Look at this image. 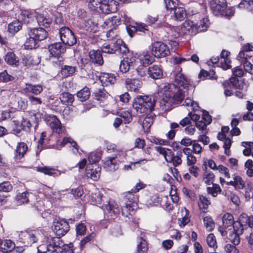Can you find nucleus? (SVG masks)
I'll list each match as a JSON object with an SVG mask.
<instances>
[{
  "label": "nucleus",
  "instance_id": "obj_26",
  "mask_svg": "<svg viewBox=\"0 0 253 253\" xmlns=\"http://www.w3.org/2000/svg\"><path fill=\"white\" fill-rule=\"evenodd\" d=\"M125 84L128 90L137 92L141 87L142 82L138 79L127 78L125 81Z\"/></svg>",
  "mask_w": 253,
  "mask_h": 253
},
{
  "label": "nucleus",
  "instance_id": "obj_6",
  "mask_svg": "<svg viewBox=\"0 0 253 253\" xmlns=\"http://www.w3.org/2000/svg\"><path fill=\"white\" fill-rule=\"evenodd\" d=\"M155 149L157 152L164 156L167 162L172 163L174 166L176 167L181 164L183 151H178L176 155H175L172 150L168 148L161 146H156L155 147Z\"/></svg>",
  "mask_w": 253,
  "mask_h": 253
},
{
  "label": "nucleus",
  "instance_id": "obj_31",
  "mask_svg": "<svg viewBox=\"0 0 253 253\" xmlns=\"http://www.w3.org/2000/svg\"><path fill=\"white\" fill-rule=\"evenodd\" d=\"M40 62V61L38 59L35 60L34 59V57L32 56L30 54H26L22 57L20 63L22 64L23 66L29 67L32 65H36L39 64Z\"/></svg>",
  "mask_w": 253,
  "mask_h": 253
},
{
  "label": "nucleus",
  "instance_id": "obj_64",
  "mask_svg": "<svg viewBox=\"0 0 253 253\" xmlns=\"http://www.w3.org/2000/svg\"><path fill=\"white\" fill-rule=\"evenodd\" d=\"M241 63L243 64L244 69L246 72L253 75V65L250 62L244 59V62H241Z\"/></svg>",
  "mask_w": 253,
  "mask_h": 253
},
{
  "label": "nucleus",
  "instance_id": "obj_29",
  "mask_svg": "<svg viewBox=\"0 0 253 253\" xmlns=\"http://www.w3.org/2000/svg\"><path fill=\"white\" fill-rule=\"evenodd\" d=\"M90 61L97 65H102L104 61L101 52L99 50H91L89 52Z\"/></svg>",
  "mask_w": 253,
  "mask_h": 253
},
{
  "label": "nucleus",
  "instance_id": "obj_50",
  "mask_svg": "<svg viewBox=\"0 0 253 253\" xmlns=\"http://www.w3.org/2000/svg\"><path fill=\"white\" fill-rule=\"evenodd\" d=\"M93 93L94 98L98 101H103L107 96L106 92L103 88L96 89Z\"/></svg>",
  "mask_w": 253,
  "mask_h": 253
},
{
  "label": "nucleus",
  "instance_id": "obj_28",
  "mask_svg": "<svg viewBox=\"0 0 253 253\" xmlns=\"http://www.w3.org/2000/svg\"><path fill=\"white\" fill-rule=\"evenodd\" d=\"M4 58L5 62L10 66L17 67L19 65L20 60L13 52L9 51L7 52Z\"/></svg>",
  "mask_w": 253,
  "mask_h": 253
},
{
  "label": "nucleus",
  "instance_id": "obj_8",
  "mask_svg": "<svg viewBox=\"0 0 253 253\" xmlns=\"http://www.w3.org/2000/svg\"><path fill=\"white\" fill-rule=\"evenodd\" d=\"M120 22V20L119 18L117 16H113L106 20L102 25L103 28H111L106 34L108 41H115L118 39L117 38L118 31L115 27L116 25H119Z\"/></svg>",
  "mask_w": 253,
  "mask_h": 253
},
{
  "label": "nucleus",
  "instance_id": "obj_38",
  "mask_svg": "<svg viewBox=\"0 0 253 253\" xmlns=\"http://www.w3.org/2000/svg\"><path fill=\"white\" fill-rule=\"evenodd\" d=\"M183 26L189 34L195 35L197 33L194 19L193 20H186L183 24Z\"/></svg>",
  "mask_w": 253,
  "mask_h": 253
},
{
  "label": "nucleus",
  "instance_id": "obj_20",
  "mask_svg": "<svg viewBox=\"0 0 253 253\" xmlns=\"http://www.w3.org/2000/svg\"><path fill=\"white\" fill-rule=\"evenodd\" d=\"M36 15L37 12L35 11L22 10H21V12L18 16V20L22 24L25 23L28 24L35 21Z\"/></svg>",
  "mask_w": 253,
  "mask_h": 253
},
{
  "label": "nucleus",
  "instance_id": "obj_1",
  "mask_svg": "<svg viewBox=\"0 0 253 253\" xmlns=\"http://www.w3.org/2000/svg\"><path fill=\"white\" fill-rule=\"evenodd\" d=\"M171 76L172 84L164 83L158 86V91L162 94L160 106L165 111L169 109L173 105L182 102L189 85L188 79L181 72L173 73Z\"/></svg>",
  "mask_w": 253,
  "mask_h": 253
},
{
  "label": "nucleus",
  "instance_id": "obj_24",
  "mask_svg": "<svg viewBox=\"0 0 253 253\" xmlns=\"http://www.w3.org/2000/svg\"><path fill=\"white\" fill-rule=\"evenodd\" d=\"M28 149L27 144L23 142L17 143L14 152V159L16 161H20L26 153Z\"/></svg>",
  "mask_w": 253,
  "mask_h": 253
},
{
  "label": "nucleus",
  "instance_id": "obj_62",
  "mask_svg": "<svg viewBox=\"0 0 253 253\" xmlns=\"http://www.w3.org/2000/svg\"><path fill=\"white\" fill-rule=\"evenodd\" d=\"M207 190L208 193L211 194L213 197H216L218 194V192L221 190L219 186L217 184H213L212 187H207Z\"/></svg>",
  "mask_w": 253,
  "mask_h": 253
},
{
  "label": "nucleus",
  "instance_id": "obj_61",
  "mask_svg": "<svg viewBox=\"0 0 253 253\" xmlns=\"http://www.w3.org/2000/svg\"><path fill=\"white\" fill-rule=\"evenodd\" d=\"M214 175L211 172L206 171L204 174V180L207 185H210L213 182Z\"/></svg>",
  "mask_w": 253,
  "mask_h": 253
},
{
  "label": "nucleus",
  "instance_id": "obj_30",
  "mask_svg": "<svg viewBox=\"0 0 253 253\" xmlns=\"http://www.w3.org/2000/svg\"><path fill=\"white\" fill-rule=\"evenodd\" d=\"M58 241H59V238L51 237L48 239L47 245L42 244L37 248V253H46V252L53 253L52 251L49 250V247L50 246H55V242H58Z\"/></svg>",
  "mask_w": 253,
  "mask_h": 253
},
{
  "label": "nucleus",
  "instance_id": "obj_41",
  "mask_svg": "<svg viewBox=\"0 0 253 253\" xmlns=\"http://www.w3.org/2000/svg\"><path fill=\"white\" fill-rule=\"evenodd\" d=\"M173 10L174 19L179 21H182L186 18L187 14L184 8L181 7H177Z\"/></svg>",
  "mask_w": 253,
  "mask_h": 253
},
{
  "label": "nucleus",
  "instance_id": "obj_5",
  "mask_svg": "<svg viewBox=\"0 0 253 253\" xmlns=\"http://www.w3.org/2000/svg\"><path fill=\"white\" fill-rule=\"evenodd\" d=\"M102 52L108 54L126 53L128 49L122 40L109 41L103 43L101 47Z\"/></svg>",
  "mask_w": 253,
  "mask_h": 253
},
{
  "label": "nucleus",
  "instance_id": "obj_17",
  "mask_svg": "<svg viewBox=\"0 0 253 253\" xmlns=\"http://www.w3.org/2000/svg\"><path fill=\"white\" fill-rule=\"evenodd\" d=\"M48 50L51 56L57 58L61 62L62 58L60 55L65 51L66 47L62 43L56 42L49 45Z\"/></svg>",
  "mask_w": 253,
  "mask_h": 253
},
{
  "label": "nucleus",
  "instance_id": "obj_43",
  "mask_svg": "<svg viewBox=\"0 0 253 253\" xmlns=\"http://www.w3.org/2000/svg\"><path fill=\"white\" fill-rule=\"evenodd\" d=\"M181 215L182 217L179 219V225L184 226L188 224L190 221V217L189 215V211L186 208L181 209Z\"/></svg>",
  "mask_w": 253,
  "mask_h": 253
},
{
  "label": "nucleus",
  "instance_id": "obj_25",
  "mask_svg": "<svg viewBox=\"0 0 253 253\" xmlns=\"http://www.w3.org/2000/svg\"><path fill=\"white\" fill-rule=\"evenodd\" d=\"M99 79L103 86H109L115 84L116 77L112 73H102L99 76Z\"/></svg>",
  "mask_w": 253,
  "mask_h": 253
},
{
  "label": "nucleus",
  "instance_id": "obj_21",
  "mask_svg": "<svg viewBox=\"0 0 253 253\" xmlns=\"http://www.w3.org/2000/svg\"><path fill=\"white\" fill-rule=\"evenodd\" d=\"M119 155L114 153L112 156H108L104 162V167L106 171H114L118 169V164L116 159L118 158Z\"/></svg>",
  "mask_w": 253,
  "mask_h": 253
},
{
  "label": "nucleus",
  "instance_id": "obj_10",
  "mask_svg": "<svg viewBox=\"0 0 253 253\" xmlns=\"http://www.w3.org/2000/svg\"><path fill=\"white\" fill-rule=\"evenodd\" d=\"M203 148L200 144L194 143L193 149L191 147H185L182 149L183 153L186 156L187 164L188 166L194 165L197 162L196 158L193 155L195 154H200L202 151Z\"/></svg>",
  "mask_w": 253,
  "mask_h": 253
},
{
  "label": "nucleus",
  "instance_id": "obj_48",
  "mask_svg": "<svg viewBox=\"0 0 253 253\" xmlns=\"http://www.w3.org/2000/svg\"><path fill=\"white\" fill-rule=\"evenodd\" d=\"M229 233H228V238L229 240L234 245H237L240 243V234L232 232V230L229 229Z\"/></svg>",
  "mask_w": 253,
  "mask_h": 253
},
{
  "label": "nucleus",
  "instance_id": "obj_40",
  "mask_svg": "<svg viewBox=\"0 0 253 253\" xmlns=\"http://www.w3.org/2000/svg\"><path fill=\"white\" fill-rule=\"evenodd\" d=\"M22 25V23L19 20H14L8 24V31L10 33L15 34L21 29Z\"/></svg>",
  "mask_w": 253,
  "mask_h": 253
},
{
  "label": "nucleus",
  "instance_id": "obj_3",
  "mask_svg": "<svg viewBox=\"0 0 253 253\" xmlns=\"http://www.w3.org/2000/svg\"><path fill=\"white\" fill-rule=\"evenodd\" d=\"M155 101L152 96H138L134 99L133 108L137 113L142 114L151 112L154 108Z\"/></svg>",
  "mask_w": 253,
  "mask_h": 253
},
{
  "label": "nucleus",
  "instance_id": "obj_63",
  "mask_svg": "<svg viewBox=\"0 0 253 253\" xmlns=\"http://www.w3.org/2000/svg\"><path fill=\"white\" fill-rule=\"evenodd\" d=\"M253 7V1L252 0H242L239 4L238 7L241 9H251Z\"/></svg>",
  "mask_w": 253,
  "mask_h": 253
},
{
  "label": "nucleus",
  "instance_id": "obj_55",
  "mask_svg": "<svg viewBox=\"0 0 253 253\" xmlns=\"http://www.w3.org/2000/svg\"><path fill=\"white\" fill-rule=\"evenodd\" d=\"M233 180H234L235 189H242L244 188L245 183L241 176L239 175L234 176Z\"/></svg>",
  "mask_w": 253,
  "mask_h": 253
},
{
  "label": "nucleus",
  "instance_id": "obj_47",
  "mask_svg": "<svg viewBox=\"0 0 253 253\" xmlns=\"http://www.w3.org/2000/svg\"><path fill=\"white\" fill-rule=\"evenodd\" d=\"M25 43V48L27 49H32L37 47V40L35 39L33 36H28Z\"/></svg>",
  "mask_w": 253,
  "mask_h": 253
},
{
  "label": "nucleus",
  "instance_id": "obj_12",
  "mask_svg": "<svg viewBox=\"0 0 253 253\" xmlns=\"http://www.w3.org/2000/svg\"><path fill=\"white\" fill-rule=\"evenodd\" d=\"M168 45L161 42H155L152 45V54L157 58H163L170 55Z\"/></svg>",
  "mask_w": 253,
  "mask_h": 253
},
{
  "label": "nucleus",
  "instance_id": "obj_56",
  "mask_svg": "<svg viewBox=\"0 0 253 253\" xmlns=\"http://www.w3.org/2000/svg\"><path fill=\"white\" fill-rule=\"evenodd\" d=\"M210 203V201L206 197L204 196L200 197L198 204L200 209L206 210Z\"/></svg>",
  "mask_w": 253,
  "mask_h": 253
},
{
  "label": "nucleus",
  "instance_id": "obj_57",
  "mask_svg": "<svg viewBox=\"0 0 253 253\" xmlns=\"http://www.w3.org/2000/svg\"><path fill=\"white\" fill-rule=\"evenodd\" d=\"M180 144L182 145L186 146L187 147L188 146H192L191 149H193L194 144L197 143V144H200L198 143V140H191L190 138L188 137H184L182 138L180 141Z\"/></svg>",
  "mask_w": 253,
  "mask_h": 253
},
{
  "label": "nucleus",
  "instance_id": "obj_13",
  "mask_svg": "<svg viewBox=\"0 0 253 253\" xmlns=\"http://www.w3.org/2000/svg\"><path fill=\"white\" fill-rule=\"evenodd\" d=\"M46 124L50 126L53 132L59 134L64 132V128L62 126L59 120L54 115H49L46 117Z\"/></svg>",
  "mask_w": 253,
  "mask_h": 253
},
{
  "label": "nucleus",
  "instance_id": "obj_27",
  "mask_svg": "<svg viewBox=\"0 0 253 253\" xmlns=\"http://www.w3.org/2000/svg\"><path fill=\"white\" fill-rule=\"evenodd\" d=\"M149 76L153 79H160L163 76V72L161 67L157 65H153L149 67L147 70Z\"/></svg>",
  "mask_w": 253,
  "mask_h": 253
},
{
  "label": "nucleus",
  "instance_id": "obj_35",
  "mask_svg": "<svg viewBox=\"0 0 253 253\" xmlns=\"http://www.w3.org/2000/svg\"><path fill=\"white\" fill-rule=\"evenodd\" d=\"M15 248V244L10 240H1L0 252L7 253L11 252Z\"/></svg>",
  "mask_w": 253,
  "mask_h": 253
},
{
  "label": "nucleus",
  "instance_id": "obj_36",
  "mask_svg": "<svg viewBox=\"0 0 253 253\" xmlns=\"http://www.w3.org/2000/svg\"><path fill=\"white\" fill-rule=\"evenodd\" d=\"M68 145L69 147H72V150L74 154L79 152L78 146L77 143L71 137H65L61 142V145L63 147Z\"/></svg>",
  "mask_w": 253,
  "mask_h": 253
},
{
  "label": "nucleus",
  "instance_id": "obj_16",
  "mask_svg": "<svg viewBox=\"0 0 253 253\" xmlns=\"http://www.w3.org/2000/svg\"><path fill=\"white\" fill-rule=\"evenodd\" d=\"M55 246H49V250L53 253H74L73 250V244L64 245L63 242L59 239L58 242H55Z\"/></svg>",
  "mask_w": 253,
  "mask_h": 253
},
{
  "label": "nucleus",
  "instance_id": "obj_60",
  "mask_svg": "<svg viewBox=\"0 0 253 253\" xmlns=\"http://www.w3.org/2000/svg\"><path fill=\"white\" fill-rule=\"evenodd\" d=\"M233 229L232 232L242 234L243 231V227L241 222L238 221H234L233 225L232 226V229Z\"/></svg>",
  "mask_w": 253,
  "mask_h": 253
},
{
  "label": "nucleus",
  "instance_id": "obj_53",
  "mask_svg": "<svg viewBox=\"0 0 253 253\" xmlns=\"http://www.w3.org/2000/svg\"><path fill=\"white\" fill-rule=\"evenodd\" d=\"M204 223L206 229L209 231L213 230L214 227V222L211 216H206L204 218Z\"/></svg>",
  "mask_w": 253,
  "mask_h": 253
},
{
  "label": "nucleus",
  "instance_id": "obj_46",
  "mask_svg": "<svg viewBox=\"0 0 253 253\" xmlns=\"http://www.w3.org/2000/svg\"><path fill=\"white\" fill-rule=\"evenodd\" d=\"M84 27L87 31L92 32L95 30L97 23L91 18L85 19L84 22Z\"/></svg>",
  "mask_w": 253,
  "mask_h": 253
},
{
  "label": "nucleus",
  "instance_id": "obj_9",
  "mask_svg": "<svg viewBox=\"0 0 253 253\" xmlns=\"http://www.w3.org/2000/svg\"><path fill=\"white\" fill-rule=\"evenodd\" d=\"M68 223L64 219H55L53 222L52 229L57 236L56 238H60L64 236L69 230Z\"/></svg>",
  "mask_w": 253,
  "mask_h": 253
},
{
  "label": "nucleus",
  "instance_id": "obj_45",
  "mask_svg": "<svg viewBox=\"0 0 253 253\" xmlns=\"http://www.w3.org/2000/svg\"><path fill=\"white\" fill-rule=\"evenodd\" d=\"M90 94V91L89 88L84 87L77 92V96L83 102L89 98Z\"/></svg>",
  "mask_w": 253,
  "mask_h": 253
},
{
  "label": "nucleus",
  "instance_id": "obj_15",
  "mask_svg": "<svg viewBox=\"0 0 253 253\" xmlns=\"http://www.w3.org/2000/svg\"><path fill=\"white\" fill-rule=\"evenodd\" d=\"M136 57L130 55L125 57L120 62V70L123 73H126L129 69L136 67Z\"/></svg>",
  "mask_w": 253,
  "mask_h": 253
},
{
  "label": "nucleus",
  "instance_id": "obj_14",
  "mask_svg": "<svg viewBox=\"0 0 253 253\" xmlns=\"http://www.w3.org/2000/svg\"><path fill=\"white\" fill-rule=\"evenodd\" d=\"M192 15L193 17L192 18L194 19L197 33L207 31L210 25L209 19L199 13H193Z\"/></svg>",
  "mask_w": 253,
  "mask_h": 253
},
{
  "label": "nucleus",
  "instance_id": "obj_49",
  "mask_svg": "<svg viewBox=\"0 0 253 253\" xmlns=\"http://www.w3.org/2000/svg\"><path fill=\"white\" fill-rule=\"evenodd\" d=\"M148 249L146 241L142 238L139 239V243L137 245V252L138 253H146Z\"/></svg>",
  "mask_w": 253,
  "mask_h": 253
},
{
  "label": "nucleus",
  "instance_id": "obj_11",
  "mask_svg": "<svg viewBox=\"0 0 253 253\" xmlns=\"http://www.w3.org/2000/svg\"><path fill=\"white\" fill-rule=\"evenodd\" d=\"M59 34L62 43L72 46L77 42V39L72 31L67 27H62L59 30Z\"/></svg>",
  "mask_w": 253,
  "mask_h": 253
},
{
  "label": "nucleus",
  "instance_id": "obj_4",
  "mask_svg": "<svg viewBox=\"0 0 253 253\" xmlns=\"http://www.w3.org/2000/svg\"><path fill=\"white\" fill-rule=\"evenodd\" d=\"M131 191H128L125 193L124 198V206L122 209V214L126 217H128L129 215H132L134 213V210L137 207L138 197L137 194Z\"/></svg>",
  "mask_w": 253,
  "mask_h": 253
},
{
  "label": "nucleus",
  "instance_id": "obj_19",
  "mask_svg": "<svg viewBox=\"0 0 253 253\" xmlns=\"http://www.w3.org/2000/svg\"><path fill=\"white\" fill-rule=\"evenodd\" d=\"M105 212L108 213L111 218L115 219L119 214L120 209L117 202L113 200H109L105 205Z\"/></svg>",
  "mask_w": 253,
  "mask_h": 253
},
{
  "label": "nucleus",
  "instance_id": "obj_59",
  "mask_svg": "<svg viewBox=\"0 0 253 253\" xmlns=\"http://www.w3.org/2000/svg\"><path fill=\"white\" fill-rule=\"evenodd\" d=\"M28 98L30 105L32 106L39 107V105L42 103V101L41 98L35 97L33 95H29Z\"/></svg>",
  "mask_w": 253,
  "mask_h": 253
},
{
  "label": "nucleus",
  "instance_id": "obj_54",
  "mask_svg": "<svg viewBox=\"0 0 253 253\" xmlns=\"http://www.w3.org/2000/svg\"><path fill=\"white\" fill-rule=\"evenodd\" d=\"M182 105L187 107H191V109L193 111H196L199 108L198 103L189 97L185 99Z\"/></svg>",
  "mask_w": 253,
  "mask_h": 253
},
{
  "label": "nucleus",
  "instance_id": "obj_51",
  "mask_svg": "<svg viewBox=\"0 0 253 253\" xmlns=\"http://www.w3.org/2000/svg\"><path fill=\"white\" fill-rule=\"evenodd\" d=\"M29 193L27 192H24L17 195V204L21 205L26 203L29 201Z\"/></svg>",
  "mask_w": 253,
  "mask_h": 253
},
{
  "label": "nucleus",
  "instance_id": "obj_34",
  "mask_svg": "<svg viewBox=\"0 0 253 253\" xmlns=\"http://www.w3.org/2000/svg\"><path fill=\"white\" fill-rule=\"evenodd\" d=\"M24 90L26 93H31L37 95L42 91L43 88L41 85L26 84Z\"/></svg>",
  "mask_w": 253,
  "mask_h": 253
},
{
  "label": "nucleus",
  "instance_id": "obj_39",
  "mask_svg": "<svg viewBox=\"0 0 253 253\" xmlns=\"http://www.w3.org/2000/svg\"><path fill=\"white\" fill-rule=\"evenodd\" d=\"M38 171L45 174L55 177L59 176L60 174L58 170L49 167H39L38 168Z\"/></svg>",
  "mask_w": 253,
  "mask_h": 253
},
{
  "label": "nucleus",
  "instance_id": "obj_32",
  "mask_svg": "<svg viewBox=\"0 0 253 253\" xmlns=\"http://www.w3.org/2000/svg\"><path fill=\"white\" fill-rule=\"evenodd\" d=\"M36 20L37 23L40 26H43L45 28L49 27L50 24L52 21V18L49 16H44L42 14L37 13L35 20Z\"/></svg>",
  "mask_w": 253,
  "mask_h": 253
},
{
  "label": "nucleus",
  "instance_id": "obj_22",
  "mask_svg": "<svg viewBox=\"0 0 253 253\" xmlns=\"http://www.w3.org/2000/svg\"><path fill=\"white\" fill-rule=\"evenodd\" d=\"M28 35L33 36L36 40L39 42L46 39L48 37V33L42 28H35L28 31Z\"/></svg>",
  "mask_w": 253,
  "mask_h": 253
},
{
  "label": "nucleus",
  "instance_id": "obj_2",
  "mask_svg": "<svg viewBox=\"0 0 253 253\" xmlns=\"http://www.w3.org/2000/svg\"><path fill=\"white\" fill-rule=\"evenodd\" d=\"M86 1L91 11L108 14L115 12L117 10V3L114 0H86Z\"/></svg>",
  "mask_w": 253,
  "mask_h": 253
},
{
  "label": "nucleus",
  "instance_id": "obj_18",
  "mask_svg": "<svg viewBox=\"0 0 253 253\" xmlns=\"http://www.w3.org/2000/svg\"><path fill=\"white\" fill-rule=\"evenodd\" d=\"M226 7V0H212L210 2V8L215 16L220 15Z\"/></svg>",
  "mask_w": 253,
  "mask_h": 253
},
{
  "label": "nucleus",
  "instance_id": "obj_42",
  "mask_svg": "<svg viewBox=\"0 0 253 253\" xmlns=\"http://www.w3.org/2000/svg\"><path fill=\"white\" fill-rule=\"evenodd\" d=\"M234 222L232 214L226 213L222 217V224L225 228L232 229V226Z\"/></svg>",
  "mask_w": 253,
  "mask_h": 253
},
{
  "label": "nucleus",
  "instance_id": "obj_58",
  "mask_svg": "<svg viewBox=\"0 0 253 253\" xmlns=\"http://www.w3.org/2000/svg\"><path fill=\"white\" fill-rule=\"evenodd\" d=\"M207 242L210 247L213 249L217 248L215 237L213 234L211 233L208 236Z\"/></svg>",
  "mask_w": 253,
  "mask_h": 253
},
{
  "label": "nucleus",
  "instance_id": "obj_7",
  "mask_svg": "<svg viewBox=\"0 0 253 253\" xmlns=\"http://www.w3.org/2000/svg\"><path fill=\"white\" fill-rule=\"evenodd\" d=\"M42 233L39 230H27L19 233L18 240L25 246H30L36 243L42 237Z\"/></svg>",
  "mask_w": 253,
  "mask_h": 253
},
{
  "label": "nucleus",
  "instance_id": "obj_37",
  "mask_svg": "<svg viewBox=\"0 0 253 253\" xmlns=\"http://www.w3.org/2000/svg\"><path fill=\"white\" fill-rule=\"evenodd\" d=\"M59 99L63 104L69 106L72 105L74 101V96L69 92H63L60 94Z\"/></svg>",
  "mask_w": 253,
  "mask_h": 253
},
{
  "label": "nucleus",
  "instance_id": "obj_23",
  "mask_svg": "<svg viewBox=\"0 0 253 253\" xmlns=\"http://www.w3.org/2000/svg\"><path fill=\"white\" fill-rule=\"evenodd\" d=\"M101 168L96 165H88L85 169V175L87 177L93 180H97L100 175Z\"/></svg>",
  "mask_w": 253,
  "mask_h": 253
},
{
  "label": "nucleus",
  "instance_id": "obj_33",
  "mask_svg": "<svg viewBox=\"0 0 253 253\" xmlns=\"http://www.w3.org/2000/svg\"><path fill=\"white\" fill-rule=\"evenodd\" d=\"M150 52H143L139 56V60L143 66H146L151 64L154 61V55Z\"/></svg>",
  "mask_w": 253,
  "mask_h": 253
},
{
  "label": "nucleus",
  "instance_id": "obj_44",
  "mask_svg": "<svg viewBox=\"0 0 253 253\" xmlns=\"http://www.w3.org/2000/svg\"><path fill=\"white\" fill-rule=\"evenodd\" d=\"M76 71V67L72 66L64 65L61 69V74L64 78L72 76Z\"/></svg>",
  "mask_w": 253,
  "mask_h": 253
},
{
  "label": "nucleus",
  "instance_id": "obj_52",
  "mask_svg": "<svg viewBox=\"0 0 253 253\" xmlns=\"http://www.w3.org/2000/svg\"><path fill=\"white\" fill-rule=\"evenodd\" d=\"M101 159V154L98 152H91L88 155V160L90 164L92 165L95 164L98 162Z\"/></svg>",
  "mask_w": 253,
  "mask_h": 253
}]
</instances>
